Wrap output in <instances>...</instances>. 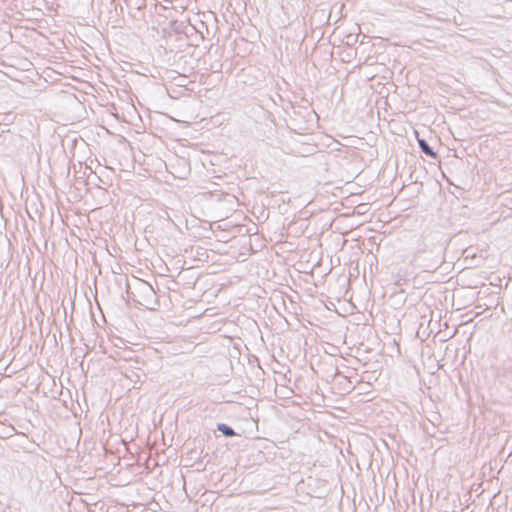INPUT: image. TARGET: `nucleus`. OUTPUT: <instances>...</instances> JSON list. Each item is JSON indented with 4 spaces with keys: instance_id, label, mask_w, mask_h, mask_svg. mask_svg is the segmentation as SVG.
<instances>
[{
    "instance_id": "obj_1",
    "label": "nucleus",
    "mask_w": 512,
    "mask_h": 512,
    "mask_svg": "<svg viewBox=\"0 0 512 512\" xmlns=\"http://www.w3.org/2000/svg\"><path fill=\"white\" fill-rule=\"evenodd\" d=\"M412 257L410 259V264L412 266H418L425 268L426 271H431L437 268L438 263L424 265L421 263L422 256L425 254H431L433 251L431 247L426 242L424 236H418L413 240L412 243Z\"/></svg>"
},
{
    "instance_id": "obj_3",
    "label": "nucleus",
    "mask_w": 512,
    "mask_h": 512,
    "mask_svg": "<svg viewBox=\"0 0 512 512\" xmlns=\"http://www.w3.org/2000/svg\"><path fill=\"white\" fill-rule=\"evenodd\" d=\"M217 430L220 431L226 437H233L236 435L233 428L225 423H218Z\"/></svg>"
},
{
    "instance_id": "obj_2",
    "label": "nucleus",
    "mask_w": 512,
    "mask_h": 512,
    "mask_svg": "<svg viewBox=\"0 0 512 512\" xmlns=\"http://www.w3.org/2000/svg\"><path fill=\"white\" fill-rule=\"evenodd\" d=\"M418 144H419L421 151L425 155L430 156L432 158H437L436 152L433 150L432 147H430V145L427 143V141L425 139L418 138Z\"/></svg>"
}]
</instances>
